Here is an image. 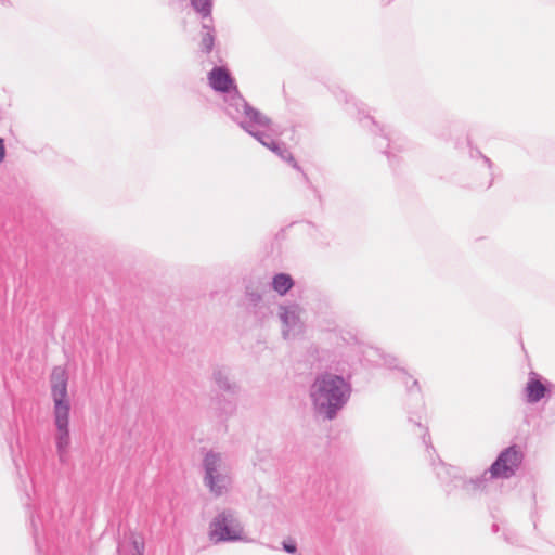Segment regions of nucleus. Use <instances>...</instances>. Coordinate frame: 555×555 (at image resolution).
I'll return each instance as SVG.
<instances>
[{
  "mask_svg": "<svg viewBox=\"0 0 555 555\" xmlns=\"http://www.w3.org/2000/svg\"><path fill=\"white\" fill-rule=\"evenodd\" d=\"M190 3L194 11L202 16V18L211 16L214 0H190Z\"/></svg>",
  "mask_w": 555,
  "mask_h": 555,
  "instance_id": "2eb2a0df",
  "label": "nucleus"
},
{
  "mask_svg": "<svg viewBox=\"0 0 555 555\" xmlns=\"http://www.w3.org/2000/svg\"><path fill=\"white\" fill-rule=\"evenodd\" d=\"M423 442L426 446L427 450L433 449V446L430 443V436L427 433V429H425L423 434Z\"/></svg>",
  "mask_w": 555,
  "mask_h": 555,
  "instance_id": "412c9836",
  "label": "nucleus"
},
{
  "mask_svg": "<svg viewBox=\"0 0 555 555\" xmlns=\"http://www.w3.org/2000/svg\"><path fill=\"white\" fill-rule=\"evenodd\" d=\"M442 474H448V475H450L449 468H448L443 463H441V464L439 465V468H438V470H437V476H438L440 479H443Z\"/></svg>",
  "mask_w": 555,
  "mask_h": 555,
  "instance_id": "aec40b11",
  "label": "nucleus"
},
{
  "mask_svg": "<svg viewBox=\"0 0 555 555\" xmlns=\"http://www.w3.org/2000/svg\"><path fill=\"white\" fill-rule=\"evenodd\" d=\"M209 86L218 92L227 93L225 100L235 91L237 87L234 79L231 77L229 70L225 67L215 66L208 73Z\"/></svg>",
  "mask_w": 555,
  "mask_h": 555,
  "instance_id": "9d476101",
  "label": "nucleus"
},
{
  "mask_svg": "<svg viewBox=\"0 0 555 555\" xmlns=\"http://www.w3.org/2000/svg\"><path fill=\"white\" fill-rule=\"evenodd\" d=\"M300 308L298 305L281 306L279 317L282 322V334L285 339L295 337L302 332V322L300 320Z\"/></svg>",
  "mask_w": 555,
  "mask_h": 555,
  "instance_id": "1a4fd4ad",
  "label": "nucleus"
},
{
  "mask_svg": "<svg viewBox=\"0 0 555 555\" xmlns=\"http://www.w3.org/2000/svg\"><path fill=\"white\" fill-rule=\"evenodd\" d=\"M202 28L204 30L201 40L202 51L210 53L215 44V29L212 25L203 23Z\"/></svg>",
  "mask_w": 555,
  "mask_h": 555,
  "instance_id": "ddd939ff",
  "label": "nucleus"
},
{
  "mask_svg": "<svg viewBox=\"0 0 555 555\" xmlns=\"http://www.w3.org/2000/svg\"><path fill=\"white\" fill-rule=\"evenodd\" d=\"M225 113L249 134L271 126L270 118L247 103L238 91L227 99Z\"/></svg>",
  "mask_w": 555,
  "mask_h": 555,
  "instance_id": "7ed1b4c3",
  "label": "nucleus"
},
{
  "mask_svg": "<svg viewBox=\"0 0 555 555\" xmlns=\"http://www.w3.org/2000/svg\"><path fill=\"white\" fill-rule=\"evenodd\" d=\"M482 160L489 168H491L492 162L490 160V158H488L487 156H482Z\"/></svg>",
  "mask_w": 555,
  "mask_h": 555,
  "instance_id": "393cba45",
  "label": "nucleus"
},
{
  "mask_svg": "<svg viewBox=\"0 0 555 555\" xmlns=\"http://www.w3.org/2000/svg\"><path fill=\"white\" fill-rule=\"evenodd\" d=\"M130 540L135 553L144 552V541L142 538L138 537L134 533H131Z\"/></svg>",
  "mask_w": 555,
  "mask_h": 555,
  "instance_id": "f3484780",
  "label": "nucleus"
},
{
  "mask_svg": "<svg viewBox=\"0 0 555 555\" xmlns=\"http://www.w3.org/2000/svg\"><path fill=\"white\" fill-rule=\"evenodd\" d=\"M283 550L288 554H294L297 551V546L294 542L283 541Z\"/></svg>",
  "mask_w": 555,
  "mask_h": 555,
  "instance_id": "6ab92c4d",
  "label": "nucleus"
},
{
  "mask_svg": "<svg viewBox=\"0 0 555 555\" xmlns=\"http://www.w3.org/2000/svg\"><path fill=\"white\" fill-rule=\"evenodd\" d=\"M54 424L56 428L55 446L61 463H65L68 456V448L70 444L69 435V412L54 413Z\"/></svg>",
  "mask_w": 555,
  "mask_h": 555,
  "instance_id": "0eeeda50",
  "label": "nucleus"
},
{
  "mask_svg": "<svg viewBox=\"0 0 555 555\" xmlns=\"http://www.w3.org/2000/svg\"><path fill=\"white\" fill-rule=\"evenodd\" d=\"M256 140H258L263 146L271 150L273 147V144L276 143V141L267 132L262 131L261 129L250 133Z\"/></svg>",
  "mask_w": 555,
  "mask_h": 555,
  "instance_id": "dca6fc26",
  "label": "nucleus"
},
{
  "mask_svg": "<svg viewBox=\"0 0 555 555\" xmlns=\"http://www.w3.org/2000/svg\"><path fill=\"white\" fill-rule=\"evenodd\" d=\"M214 380L220 390L227 391V392H229V395L232 396L231 399L224 400V402H222L218 398L217 399L218 410L220 411L221 414H229V415L233 414L236 409L234 396L238 391L237 385L235 383H232L229 379L227 372L222 369H218L214 372Z\"/></svg>",
  "mask_w": 555,
  "mask_h": 555,
  "instance_id": "6e6552de",
  "label": "nucleus"
},
{
  "mask_svg": "<svg viewBox=\"0 0 555 555\" xmlns=\"http://www.w3.org/2000/svg\"><path fill=\"white\" fill-rule=\"evenodd\" d=\"M386 140L389 141V143L387 144L388 149H392V144L390 143L391 139L387 137ZM385 153L388 157H390V155L392 154L391 150H387L385 151Z\"/></svg>",
  "mask_w": 555,
  "mask_h": 555,
  "instance_id": "b1692460",
  "label": "nucleus"
},
{
  "mask_svg": "<svg viewBox=\"0 0 555 555\" xmlns=\"http://www.w3.org/2000/svg\"><path fill=\"white\" fill-rule=\"evenodd\" d=\"M204 485L209 492L219 498L225 494L232 483L229 468L220 453L209 451L203 459Z\"/></svg>",
  "mask_w": 555,
  "mask_h": 555,
  "instance_id": "20e7f679",
  "label": "nucleus"
},
{
  "mask_svg": "<svg viewBox=\"0 0 555 555\" xmlns=\"http://www.w3.org/2000/svg\"><path fill=\"white\" fill-rule=\"evenodd\" d=\"M271 151L280 156L283 160L289 163L293 168L301 172V167L297 164L292 153L284 144L276 142L273 144V147H271Z\"/></svg>",
  "mask_w": 555,
  "mask_h": 555,
  "instance_id": "4468645a",
  "label": "nucleus"
},
{
  "mask_svg": "<svg viewBox=\"0 0 555 555\" xmlns=\"http://www.w3.org/2000/svg\"><path fill=\"white\" fill-rule=\"evenodd\" d=\"M30 522H31V527H33V530H34V538H35V542H36V545H38V542H37V531H38V527H37V522H36V520H35V518H34V517H31Z\"/></svg>",
  "mask_w": 555,
  "mask_h": 555,
  "instance_id": "4be33fe9",
  "label": "nucleus"
},
{
  "mask_svg": "<svg viewBox=\"0 0 555 555\" xmlns=\"http://www.w3.org/2000/svg\"><path fill=\"white\" fill-rule=\"evenodd\" d=\"M524 461V452L517 444L509 446L500 452L496 460L492 463L489 470L481 476L463 481V486L468 492L482 490L491 478L508 479L513 477Z\"/></svg>",
  "mask_w": 555,
  "mask_h": 555,
  "instance_id": "f03ea898",
  "label": "nucleus"
},
{
  "mask_svg": "<svg viewBox=\"0 0 555 555\" xmlns=\"http://www.w3.org/2000/svg\"><path fill=\"white\" fill-rule=\"evenodd\" d=\"M4 156H5L4 141H3V139H0V163L4 159Z\"/></svg>",
  "mask_w": 555,
  "mask_h": 555,
  "instance_id": "5701e85b",
  "label": "nucleus"
},
{
  "mask_svg": "<svg viewBox=\"0 0 555 555\" xmlns=\"http://www.w3.org/2000/svg\"><path fill=\"white\" fill-rule=\"evenodd\" d=\"M350 395V384L343 376L327 372L317 375L309 390L315 413L328 421L337 416Z\"/></svg>",
  "mask_w": 555,
  "mask_h": 555,
  "instance_id": "f257e3e1",
  "label": "nucleus"
},
{
  "mask_svg": "<svg viewBox=\"0 0 555 555\" xmlns=\"http://www.w3.org/2000/svg\"><path fill=\"white\" fill-rule=\"evenodd\" d=\"M209 537L215 543L243 540L244 527L234 509L218 513L209 526Z\"/></svg>",
  "mask_w": 555,
  "mask_h": 555,
  "instance_id": "39448f33",
  "label": "nucleus"
},
{
  "mask_svg": "<svg viewBox=\"0 0 555 555\" xmlns=\"http://www.w3.org/2000/svg\"><path fill=\"white\" fill-rule=\"evenodd\" d=\"M247 298L254 306H257L262 300L258 292H247Z\"/></svg>",
  "mask_w": 555,
  "mask_h": 555,
  "instance_id": "a211bd4d",
  "label": "nucleus"
},
{
  "mask_svg": "<svg viewBox=\"0 0 555 555\" xmlns=\"http://www.w3.org/2000/svg\"><path fill=\"white\" fill-rule=\"evenodd\" d=\"M413 387H415L416 390L420 391L418 382L416 379L413 380Z\"/></svg>",
  "mask_w": 555,
  "mask_h": 555,
  "instance_id": "a878e982",
  "label": "nucleus"
},
{
  "mask_svg": "<svg viewBox=\"0 0 555 555\" xmlns=\"http://www.w3.org/2000/svg\"><path fill=\"white\" fill-rule=\"evenodd\" d=\"M493 530L496 531L498 530V525H493Z\"/></svg>",
  "mask_w": 555,
  "mask_h": 555,
  "instance_id": "cd10ccee",
  "label": "nucleus"
},
{
  "mask_svg": "<svg viewBox=\"0 0 555 555\" xmlns=\"http://www.w3.org/2000/svg\"><path fill=\"white\" fill-rule=\"evenodd\" d=\"M294 285V281L289 274L278 273L273 276L272 288L280 295H285Z\"/></svg>",
  "mask_w": 555,
  "mask_h": 555,
  "instance_id": "f8f14e48",
  "label": "nucleus"
},
{
  "mask_svg": "<svg viewBox=\"0 0 555 555\" xmlns=\"http://www.w3.org/2000/svg\"><path fill=\"white\" fill-rule=\"evenodd\" d=\"M134 555H144V552L134 553Z\"/></svg>",
  "mask_w": 555,
  "mask_h": 555,
  "instance_id": "bb28decb",
  "label": "nucleus"
},
{
  "mask_svg": "<svg viewBox=\"0 0 555 555\" xmlns=\"http://www.w3.org/2000/svg\"><path fill=\"white\" fill-rule=\"evenodd\" d=\"M68 375L64 367L55 366L50 376L51 396L54 413L70 412V401L67 393Z\"/></svg>",
  "mask_w": 555,
  "mask_h": 555,
  "instance_id": "423d86ee",
  "label": "nucleus"
},
{
  "mask_svg": "<svg viewBox=\"0 0 555 555\" xmlns=\"http://www.w3.org/2000/svg\"><path fill=\"white\" fill-rule=\"evenodd\" d=\"M547 393L548 388L543 384L542 378L534 372L529 374L528 382L525 387L526 401L528 403H537L542 400Z\"/></svg>",
  "mask_w": 555,
  "mask_h": 555,
  "instance_id": "9b49d317",
  "label": "nucleus"
}]
</instances>
